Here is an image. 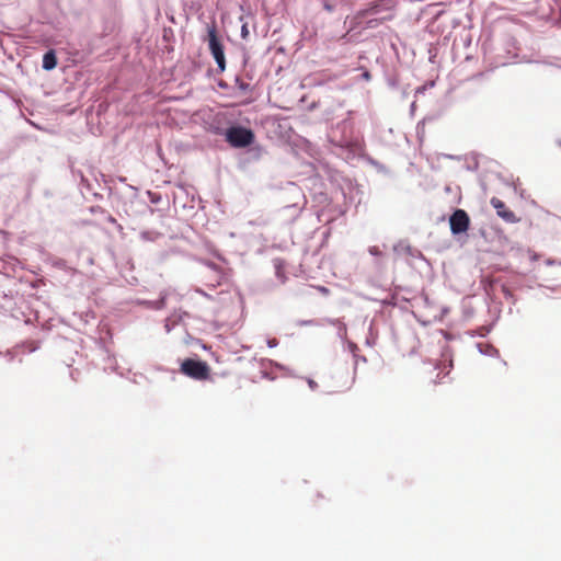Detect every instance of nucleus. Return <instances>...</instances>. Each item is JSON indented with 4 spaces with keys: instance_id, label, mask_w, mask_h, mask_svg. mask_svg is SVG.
Segmentation results:
<instances>
[{
    "instance_id": "obj_5",
    "label": "nucleus",
    "mask_w": 561,
    "mask_h": 561,
    "mask_svg": "<svg viewBox=\"0 0 561 561\" xmlns=\"http://www.w3.org/2000/svg\"><path fill=\"white\" fill-rule=\"evenodd\" d=\"M490 203L495 208L497 216L501 217L505 222H519L520 218L517 217L516 214L511 210L503 201L497 197H492Z\"/></svg>"
},
{
    "instance_id": "obj_6",
    "label": "nucleus",
    "mask_w": 561,
    "mask_h": 561,
    "mask_svg": "<svg viewBox=\"0 0 561 561\" xmlns=\"http://www.w3.org/2000/svg\"><path fill=\"white\" fill-rule=\"evenodd\" d=\"M57 66V57L55 50L50 49L43 56V68L45 70H53Z\"/></svg>"
},
{
    "instance_id": "obj_7",
    "label": "nucleus",
    "mask_w": 561,
    "mask_h": 561,
    "mask_svg": "<svg viewBox=\"0 0 561 561\" xmlns=\"http://www.w3.org/2000/svg\"><path fill=\"white\" fill-rule=\"evenodd\" d=\"M369 253L373 254V255H380L381 251L379 250L378 247H370L369 248Z\"/></svg>"
},
{
    "instance_id": "obj_11",
    "label": "nucleus",
    "mask_w": 561,
    "mask_h": 561,
    "mask_svg": "<svg viewBox=\"0 0 561 561\" xmlns=\"http://www.w3.org/2000/svg\"><path fill=\"white\" fill-rule=\"evenodd\" d=\"M253 150L256 151V157L261 156V151H262L261 147H256Z\"/></svg>"
},
{
    "instance_id": "obj_10",
    "label": "nucleus",
    "mask_w": 561,
    "mask_h": 561,
    "mask_svg": "<svg viewBox=\"0 0 561 561\" xmlns=\"http://www.w3.org/2000/svg\"><path fill=\"white\" fill-rule=\"evenodd\" d=\"M239 87H240V89H242V90H247V89H248V87H249V84H248V83H244V82H240Z\"/></svg>"
},
{
    "instance_id": "obj_1",
    "label": "nucleus",
    "mask_w": 561,
    "mask_h": 561,
    "mask_svg": "<svg viewBox=\"0 0 561 561\" xmlns=\"http://www.w3.org/2000/svg\"><path fill=\"white\" fill-rule=\"evenodd\" d=\"M226 141L233 148H245L254 142V133L243 126L229 127L225 133Z\"/></svg>"
},
{
    "instance_id": "obj_3",
    "label": "nucleus",
    "mask_w": 561,
    "mask_h": 561,
    "mask_svg": "<svg viewBox=\"0 0 561 561\" xmlns=\"http://www.w3.org/2000/svg\"><path fill=\"white\" fill-rule=\"evenodd\" d=\"M208 42H209L210 53H211L214 59L216 60L219 70L224 71L226 68L225 53H224V47L217 36V32H216L215 27H211L208 31Z\"/></svg>"
},
{
    "instance_id": "obj_9",
    "label": "nucleus",
    "mask_w": 561,
    "mask_h": 561,
    "mask_svg": "<svg viewBox=\"0 0 561 561\" xmlns=\"http://www.w3.org/2000/svg\"><path fill=\"white\" fill-rule=\"evenodd\" d=\"M241 33H242V37H243V38H245V37H247V35H248V28H247V25H243V26H242Z\"/></svg>"
},
{
    "instance_id": "obj_2",
    "label": "nucleus",
    "mask_w": 561,
    "mask_h": 561,
    "mask_svg": "<svg viewBox=\"0 0 561 561\" xmlns=\"http://www.w3.org/2000/svg\"><path fill=\"white\" fill-rule=\"evenodd\" d=\"M181 371L196 380H206L209 378L210 368L207 363L187 358L181 364Z\"/></svg>"
},
{
    "instance_id": "obj_8",
    "label": "nucleus",
    "mask_w": 561,
    "mask_h": 561,
    "mask_svg": "<svg viewBox=\"0 0 561 561\" xmlns=\"http://www.w3.org/2000/svg\"><path fill=\"white\" fill-rule=\"evenodd\" d=\"M267 344L270 347H274L278 344L277 340L276 339H272V340H268L267 341Z\"/></svg>"
},
{
    "instance_id": "obj_4",
    "label": "nucleus",
    "mask_w": 561,
    "mask_h": 561,
    "mask_svg": "<svg viewBox=\"0 0 561 561\" xmlns=\"http://www.w3.org/2000/svg\"><path fill=\"white\" fill-rule=\"evenodd\" d=\"M450 231L453 234L466 232L470 226V218L463 209H456L449 218Z\"/></svg>"
}]
</instances>
